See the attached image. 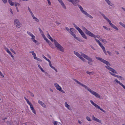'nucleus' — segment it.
Returning <instances> with one entry per match:
<instances>
[{
  "label": "nucleus",
  "instance_id": "obj_1",
  "mask_svg": "<svg viewBox=\"0 0 125 125\" xmlns=\"http://www.w3.org/2000/svg\"><path fill=\"white\" fill-rule=\"evenodd\" d=\"M95 57L97 60L100 61L102 62L107 65V66H105V68L109 71H111L113 73L111 72H109V73L111 75L115 77L120 79L121 80L122 79V77L117 75H115L114 73H115L117 74L118 73L115 70L108 66L110 65V64L108 61H107L103 59L100 57Z\"/></svg>",
  "mask_w": 125,
  "mask_h": 125
},
{
  "label": "nucleus",
  "instance_id": "obj_2",
  "mask_svg": "<svg viewBox=\"0 0 125 125\" xmlns=\"http://www.w3.org/2000/svg\"><path fill=\"white\" fill-rule=\"evenodd\" d=\"M73 79L77 83L84 87L86 89H87L92 94L94 95L96 97L99 98H101V97L97 93L92 90L89 88L87 87L86 85L81 83L78 81L76 79L74 78H73Z\"/></svg>",
  "mask_w": 125,
  "mask_h": 125
},
{
  "label": "nucleus",
  "instance_id": "obj_3",
  "mask_svg": "<svg viewBox=\"0 0 125 125\" xmlns=\"http://www.w3.org/2000/svg\"><path fill=\"white\" fill-rule=\"evenodd\" d=\"M73 52L74 54L79 58L82 56L87 60L89 61L88 62V63L89 65H91L92 64V62H93V60L90 57L83 53H81V55L76 52L74 51Z\"/></svg>",
  "mask_w": 125,
  "mask_h": 125
},
{
  "label": "nucleus",
  "instance_id": "obj_4",
  "mask_svg": "<svg viewBox=\"0 0 125 125\" xmlns=\"http://www.w3.org/2000/svg\"><path fill=\"white\" fill-rule=\"evenodd\" d=\"M101 14L103 17L108 22L109 24L112 28L117 31L119 29L118 28L112 23H111V21H110L103 14Z\"/></svg>",
  "mask_w": 125,
  "mask_h": 125
},
{
  "label": "nucleus",
  "instance_id": "obj_5",
  "mask_svg": "<svg viewBox=\"0 0 125 125\" xmlns=\"http://www.w3.org/2000/svg\"><path fill=\"white\" fill-rule=\"evenodd\" d=\"M73 25L75 28L78 31L82 36L85 39H87V38L86 36L81 30L74 23Z\"/></svg>",
  "mask_w": 125,
  "mask_h": 125
},
{
  "label": "nucleus",
  "instance_id": "obj_6",
  "mask_svg": "<svg viewBox=\"0 0 125 125\" xmlns=\"http://www.w3.org/2000/svg\"><path fill=\"white\" fill-rule=\"evenodd\" d=\"M78 6L80 9V11L83 13L91 19H93V17L92 16L90 15L89 14L83 10L82 7L79 4L78 5Z\"/></svg>",
  "mask_w": 125,
  "mask_h": 125
},
{
  "label": "nucleus",
  "instance_id": "obj_7",
  "mask_svg": "<svg viewBox=\"0 0 125 125\" xmlns=\"http://www.w3.org/2000/svg\"><path fill=\"white\" fill-rule=\"evenodd\" d=\"M55 46L57 49L62 52H63L65 50L64 49L63 47L55 41Z\"/></svg>",
  "mask_w": 125,
  "mask_h": 125
},
{
  "label": "nucleus",
  "instance_id": "obj_8",
  "mask_svg": "<svg viewBox=\"0 0 125 125\" xmlns=\"http://www.w3.org/2000/svg\"><path fill=\"white\" fill-rule=\"evenodd\" d=\"M14 23L15 26L18 28H19L22 25L20 23L19 20L17 19L14 20Z\"/></svg>",
  "mask_w": 125,
  "mask_h": 125
},
{
  "label": "nucleus",
  "instance_id": "obj_9",
  "mask_svg": "<svg viewBox=\"0 0 125 125\" xmlns=\"http://www.w3.org/2000/svg\"><path fill=\"white\" fill-rule=\"evenodd\" d=\"M90 102L91 104L94 106L95 107V108H98V109H99L100 110L102 111L104 113L105 112V111L103 109H101L100 107V106H99L97 104H96L94 103L92 100H91L90 101Z\"/></svg>",
  "mask_w": 125,
  "mask_h": 125
},
{
  "label": "nucleus",
  "instance_id": "obj_10",
  "mask_svg": "<svg viewBox=\"0 0 125 125\" xmlns=\"http://www.w3.org/2000/svg\"><path fill=\"white\" fill-rule=\"evenodd\" d=\"M55 87L56 89L59 91L64 93L65 92L62 89L61 87L58 84L55 83Z\"/></svg>",
  "mask_w": 125,
  "mask_h": 125
},
{
  "label": "nucleus",
  "instance_id": "obj_11",
  "mask_svg": "<svg viewBox=\"0 0 125 125\" xmlns=\"http://www.w3.org/2000/svg\"><path fill=\"white\" fill-rule=\"evenodd\" d=\"M82 28L84 31L85 32V33L88 35L90 36L92 32L88 31L84 27H83Z\"/></svg>",
  "mask_w": 125,
  "mask_h": 125
},
{
  "label": "nucleus",
  "instance_id": "obj_12",
  "mask_svg": "<svg viewBox=\"0 0 125 125\" xmlns=\"http://www.w3.org/2000/svg\"><path fill=\"white\" fill-rule=\"evenodd\" d=\"M80 2L79 0H73L71 3L74 6H76L79 5L78 3Z\"/></svg>",
  "mask_w": 125,
  "mask_h": 125
},
{
  "label": "nucleus",
  "instance_id": "obj_13",
  "mask_svg": "<svg viewBox=\"0 0 125 125\" xmlns=\"http://www.w3.org/2000/svg\"><path fill=\"white\" fill-rule=\"evenodd\" d=\"M60 3L62 7L64 9H66V7L62 0H57Z\"/></svg>",
  "mask_w": 125,
  "mask_h": 125
},
{
  "label": "nucleus",
  "instance_id": "obj_14",
  "mask_svg": "<svg viewBox=\"0 0 125 125\" xmlns=\"http://www.w3.org/2000/svg\"><path fill=\"white\" fill-rule=\"evenodd\" d=\"M92 119L93 120L101 124L102 123V121L99 119L95 117L94 115L92 116Z\"/></svg>",
  "mask_w": 125,
  "mask_h": 125
},
{
  "label": "nucleus",
  "instance_id": "obj_15",
  "mask_svg": "<svg viewBox=\"0 0 125 125\" xmlns=\"http://www.w3.org/2000/svg\"><path fill=\"white\" fill-rule=\"evenodd\" d=\"M92 37H93L95 39H96V38H98L100 40V39H101V38L100 37V36L99 35H95L92 32L90 36Z\"/></svg>",
  "mask_w": 125,
  "mask_h": 125
},
{
  "label": "nucleus",
  "instance_id": "obj_16",
  "mask_svg": "<svg viewBox=\"0 0 125 125\" xmlns=\"http://www.w3.org/2000/svg\"><path fill=\"white\" fill-rule=\"evenodd\" d=\"M74 31V29L73 28H71L70 29V30L69 31V33L71 34L72 36H75V34L74 33L73 31Z\"/></svg>",
  "mask_w": 125,
  "mask_h": 125
},
{
  "label": "nucleus",
  "instance_id": "obj_17",
  "mask_svg": "<svg viewBox=\"0 0 125 125\" xmlns=\"http://www.w3.org/2000/svg\"><path fill=\"white\" fill-rule=\"evenodd\" d=\"M38 103L39 104L41 105L44 108H46V105L42 102L40 100H39L38 101Z\"/></svg>",
  "mask_w": 125,
  "mask_h": 125
},
{
  "label": "nucleus",
  "instance_id": "obj_18",
  "mask_svg": "<svg viewBox=\"0 0 125 125\" xmlns=\"http://www.w3.org/2000/svg\"><path fill=\"white\" fill-rule=\"evenodd\" d=\"M30 107L31 109V110L32 112L34 113V114L35 115H36V111L34 108L32 104L31 105H30Z\"/></svg>",
  "mask_w": 125,
  "mask_h": 125
},
{
  "label": "nucleus",
  "instance_id": "obj_19",
  "mask_svg": "<svg viewBox=\"0 0 125 125\" xmlns=\"http://www.w3.org/2000/svg\"><path fill=\"white\" fill-rule=\"evenodd\" d=\"M64 105L68 109L71 110V109L70 106L68 105L67 102H65L64 103Z\"/></svg>",
  "mask_w": 125,
  "mask_h": 125
},
{
  "label": "nucleus",
  "instance_id": "obj_20",
  "mask_svg": "<svg viewBox=\"0 0 125 125\" xmlns=\"http://www.w3.org/2000/svg\"><path fill=\"white\" fill-rule=\"evenodd\" d=\"M32 17L34 19L35 21H36L37 22H39V20L37 18L35 17L34 14H33L32 15H31Z\"/></svg>",
  "mask_w": 125,
  "mask_h": 125
},
{
  "label": "nucleus",
  "instance_id": "obj_21",
  "mask_svg": "<svg viewBox=\"0 0 125 125\" xmlns=\"http://www.w3.org/2000/svg\"><path fill=\"white\" fill-rule=\"evenodd\" d=\"M27 33L31 37V38H33V37H35V36L34 35L30 32L28 31L27 32Z\"/></svg>",
  "mask_w": 125,
  "mask_h": 125
},
{
  "label": "nucleus",
  "instance_id": "obj_22",
  "mask_svg": "<svg viewBox=\"0 0 125 125\" xmlns=\"http://www.w3.org/2000/svg\"><path fill=\"white\" fill-rule=\"evenodd\" d=\"M27 33L31 37V38H33V37H35V36L34 35L30 32L28 31L27 32Z\"/></svg>",
  "mask_w": 125,
  "mask_h": 125
},
{
  "label": "nucleus",
  "instance_id": "obj_23",
  "mask_svg": "<svg viewBox=\"0 0 125 125\" xmlns=\"http://www.w3.org/2000/svg\"><path fill=\"white\" fill-rule=\"evenodd\" d=\"M106 2H107V3L109 5L111 6H112L113 5V4L109 0H104Z\"/></svg>",
  "mask_w": 125,
  "mask_h": 125
},
{
  "label": "nucleus",
  "instance_id": "obj_24",
  "mask_svg": "<svg viewBox=\"0 0 125 125\" xmlns=\"http://www.w3.org/2000/svg\"><path fill=\"white\" fill-rule=\"evenodd\" d=\"M44 39L46 41V42H47L49 43V45H50V46H51V47H52V44H51V43H50V42H49V40L48 39H47L46 38V37Z\"/></svg>",
  "mask_w": 125,
  "mask_h": 125
},
{
  "label": "nucleus",
  "instance_id": "obj_25",
  "mask_svg": "<svg viewBox=\"0 0 125 125\" xmlns=\"http://www.w3.org/2000/svg\"><path fill=\"white\" fill-rule=\"evenodd\" d=\"M114 82H116L117 83H118L121 85L122 84V83H121L120 82L118 81L117 79L116 78L115 79V80L114 81Z\"/></svg>",
  "mask_w": 125,
  "mask_h": 125
},
{
  "label": "nucleus",
  "instance_id": "obj_26",
  "mask_svg": "<svg viewBox=\"0 0 125 125\" xmlns=\"http://www.w3.org/2000/svg\"><path fill=\"white\" fill-rule=\"evenodd\" d=\"M47 37L48 38L50 39L52 41L53 39L50 36L49 34L48 33L47 34Z\"/></svg>",
  "mask_w": 125,
  "mask_h": 125
},
{
  "label": "nucleus",
  "instance_id": "obj_27",
  "mask_svg": "<svg viewBox=\"0 0 125 125\" xmlns=\"http://www.w3.org/2000/svg\"><path fill=\"white\" fill-rule=\"evenodd\" d=\"M100 47L102 49L104 53H105V54H106V51L103 45L101 46Z\"/></svg>",
  "mask_w": 125,
  "mask_h": 125
},
{
  "label": "nucleus",
  "instance_id": "obj_28",
  "mask_svg": "<svg viewBox=\"0 0 125 125\" xmlns=\"http://www.w3.org/2000/svg\"><path fill=\"white\" fill-rule=\"evenodd\" d=\"M10 5L11 6H13L14 5V3L12 2L11 0H8Z\"/></svg>",
  "mask_w": 125,
  "mask_h": 125
},
{
  "label": "nucleus",
  "instance_id": "obj_29",
  "mask_svg": "<svg viewBox=\"0 0 125 125\" xmlns=\"http://www.w3.org/2000/svg\"><path fill=\"white\" fill-rule=\"evenodd\" d=\"M28 10L29 11V12H30V13L31 14V15H32L33 14V12L30 9V8L29 7V6H28Z\"/></svg>",
  "mask_w": 125,
  "mask_h": 125
},
{
  "label": "nucleus",
  "instance_id": "obj_30",
  "mask_svg": "<svg viewBox=\"0 0 125 125\" xmlns=\"http://www.w3.org/2000/svg\"><path fill=\"white\" fill-rule=\"evenodd\" d=\"M100 39V40L102 41L103 42H104V43H106L107 42L106 41V40L105 39H102V38L101 39Z\"/></svg>",
  "mask_w": 125,
  "mask_h": 125
},
{
  "label": "nucleus",
  "instance_id": "obj_31",
  "mask_svg": "<svg viewBox=\"0 0 125 125\" xmlns=\"http://www.w3.org/2000/svg\"><path fill=\"white\" fill-rule=\"evenodd\" d=\"M35 37H33V38H31V39L32 41L35 42V43H38V42L37 41L35 40Z\"/></svg>",
  "mask_w": 125,
  "mask_h": 125
},
{
  "label": "nucleus",
  "instance_id": "obj_32",
  "mask_svg": "<svg viewBox=\"0 0 125 125\" xmlns=\"http://www.w3.org/2000/svg\"><path fill=\"white\" fill-rule=\"evenodd\" d=\"M73 37L74 38L76 39V40L80 42L81 41V40L80 38L78 37H76L75 35V36H74Z\"/></svg>",
  "mask_w": 125,
  "mask_h": 125
},
{
  "label": "nucleus",
  "instance_id": "obj_33",
  "mask_svg": "<svg viewBox=\"0 0 125 125\" xmlns=\"http://www.w3.org/2000/svg\"><path fill=\"white\" fill-rule=\"evenodd\" d=\"M42 56L46 60L48 61L49 62H50V60L47 59L46 57H45L44 55H42Z\"/></svg>",
  "mask_w": 125,
  "mask_h": 125
},
{
  "label": "nucleus",
  "instance_id": "obj_34",
  "mask_svg": "<svg viewBox=\"0 0 125 125\" xmlns=\"http://www.w3.org/2000/svg\"><path fill=\"white\" fill-rule=\"evenodd\" d=\"M38 65L39 68L43 72H44V70L40 66V65L39 64H38Z\"/></svg>",
  "mask_w": 125,
  "mask_h": 125
},
{
  "label": "nucleus",
  "instance_id": "obj_35",
  "mask_svg": "<svg viewBox=\"0 0 125 125\" xmlns=\"http://www.w3.org/2000/svg\"><path fill=\"white\" fill-rule=\"evenodd\" d=\"M86 118L87 120L89 121H92L91 119L89 116H87L86 117Z\"/></svg>",
  "mask_w": 125,
  "mask_h": 125
},
{
  "label": "nucleus",
  "instance_id": "obj_36",
  "mask_svg": "<svg viewBox=\"0 0 125 125\" xmlns=\"http://www.w3.org/2000/svg\"><path fill=\"white\" fill-rule=\"evenodd\" d=\"M82 56H81L79 58L82 61H83V62H85L86 61V60L83 58L82 57Z\"/></svg>",
  "mask_w": 125,
  "mask_h": 125
},
{
  "label": "nucleus",
  "instance_id": "obj_37",
  "mask_svg": "<svg viewBox=\"0 0 125 125\" xmlns=\"http://www.w3.org/2000/svg\"><path fill=\"white\" fill-rule=\"evenodd\" d=\"M88 74H89L90 75H93L94 74V73L93 72H90L89 71H87L86 72Z\"/></svg>",
  "mask_w": 125,
  "mask_h": 125
},
{
  "label": "nucleus",
  "instance_id": "obj_38",
  "mask_svg": "<svg viewBox=\"0 0 125 125\" xmlns=\"http://www.w3.org/2000/svg\"><path fill=\"white\" fill-rule=\"evenodd\" d=\"M49 63L50 66L54 70H55V68L52 65L51 62L50 61V62H49Z\"/></svg>",
  "mask_w": 125,
  "mask_h": 125
},
{
  "label": "nucleus",
  "instance_id": "obj_39",
  "mask_svg": "<svg viewBox=\"0 0 125 125\" xmlns=\"http://www.w3.org/2000/svg\"><path fill=\"white\" fill-rule=\"evenodd\" d=\"M55 125H62L60 123L55 121Z\"/></svg>",
  "mask_w": 125,
  "mask_h": 125
},
{
  "label": "nucleus",
  "instance_id": "obj_40",
  "mask_svg": "<svg viewBox=\"0 0 125 125\" xmlns=\"http://www.w3.org/2000/svg\"><path fill=\"white\" fill-rule=\"evenodd\" d=\"M20 5V4L16 2L15 3V5L16 7V8H18L17 6H19Z\"/></svg>",
  "mask_w": 125,
  "mask_h": 125
},
{
  "label": "nucleus",
  "instance_id": "obj_41",
  "mask_svg": "<svg viewBox=\"0 0 125 125\" xmlns=\"http://www.w3.org/2000/svg\"><path fill=\"white\" fill-rule=\"evenodd\" d=\"M119 24L122 26L123 27L125 28V25L122 22H119Z\"/></svg>",
  "mask_w": 125,
  "mask_h": 125
},
{
  "label": "nucleus",
  "instance_id": "obj_42",
  "mask_svg": "<svg viewBox=\"0 0 125 125\" xmlns=\"http://www.w3.org/2000/svg\"><path fill=\"white\" fill-rule=\"evenodd\" d=\"M30 52L32 54V55L34 56H35V55H36V54L34 53L33 51H31Z\"/></svg>",
  "mask_w": 125,
  "mask_h": 125
},
{
  "label": "nucleus",
  "instance_id": "obj_43",
  "mask_svg": "<svg viewBox=\"0 0 125 125\" xmlns=\"http://www.w3.org/2000/svg\"><path fill=\"white\" fill-rule=\"evenodd\" d=\"M26 102L28 103V104L30 106V105H32L31 103L28 100H27Z\"/></svg>",
  "mask_w": 125,
  "mask_h": 125
},
{
  "label": "nucleus",
  "instance_id": "obj_44",
  "mask_svg": "<svg viewBox=\"0 0 125 125\" xmlns=\"http://www.w3.org/2000/svg\"><path fill=\"white\" fill-rule=\"evenodd\" d=\"M103 27V28L106 30L108 31L110 30L108 28H107V27L105 26H104Z\"/></svg>",
  "mask_w": 125,
  "mask_h": 125
},
{
  "label": "nucleus",
  "instance_id": "obj_45",
  "mask_svg": "<svg viewBox=\"0 0 125 125\" xmlns=\"http://www.w3.org/2000/svg\"><path fill=\"white\" fill-rule=\"evenodd\" d=\"M35 60H36L37 61H38L40 62H42V60L41 59H40L39 58L37 57L36 59H35Z\"/></svg>",
  "mask_w": 125,
  "mask_h": 125
},
{
  "label": "nucleus",
  "instance_id": "obj_46",
  "mask_svg": "<svg viewBox=\"0 0 125 125\" xmlns=\"http://www.w3.org/2000/svg\"><path fill=\"white\" fill-rule=\"evenodd\" d=\"M95 39V40L98 43V44H99L100 43H101L100 42L99 40L96 39Z\"/></svg>",
  "mask_w": 125,
  "mask_h": 125
},
{
  "label": "nucleus",
  "instance_id": "obj_47",
  "mask_svg": "<svg viewBox=\"0 0 125 125\" xmlns=\"http://www.w3.org/2000/svg\"><path fill=\"white\" fill-rule=\"evenodd\" d=\"M95 39V40L98 43V44H99L100 43H101L100 42L99 40L96 39Z\"/></svg>",
  "mask_w": 125,
  "mask_h": 125
},
{
  "label": "nucleus",
  "instance_id": "obj_48",
  "mask_svg": "<svg viewBox=\"0 0 125 125\" xmlns=\"http://www.w3.org/2000/svg\"><path fill=\"white\" fill-rule=\"evenodd\" d=\"M95 39V40L98 43V44H99L100 43H101L100 42L99 40L96 39Z\"/></svg>",
  "mask_w": 125,
  "mask_h": 125
},
{
  "label": "nucleus",
  "instance_id": "obj_49",
  "mask_svg": "<svg viewBox=\"0 0 125 125\" xmlns=\"http://www.w3.org/2000/svg\"><path fill=\"white\" fill-rule=\"evenodd\" d=\"M0 75L2 76V77H4V75L0 71Z\"/></svg>",
  "mask_w": 125,
  "mask_h": 125
},
{
  "label": "nucleus",
  "instance_id": "obj_50",
  "mask_svg": "<svg viewBox=\"0 0 125 125\" xmlns=\"http://www.w3.org/2000/svg\"><path fill=\"white\" fill-rule=\"evenodd\" d=\"M29 92L30 93V94L31 95L32 97H33L34 96V94H33V93H32L30 91H29Z\"/></svg>",
  "mask_w": 125,
  "mask_h": 125
},
{
  "label": "nucleus",
  "instance_id": "obj_51",
  "mask_svg": "<svg viewBox=\"0 0 125 125\" xmlns=\"http://www.w3.org/2000/svg\"><path fill=\"white\" fill-rule=\"evenodd\" d=\"M10 50L13 53H14V54H16L15 52L12 49H10Z\"/></svg>",
  "mask_w": 125,
  "mask_h": 125
},
{
  "label": "nucleus",
  "instance_id": "obj_52",
  "mask_svg": "<svg viewBox=\"0 0 125 125\" xmlns=\"http://www.w3.org/2000/svg\"><path fill=\"white\" fill-rule=\"evenodd\" d=\"M65 28L66 29V30L68 32H69V31L70 30V29H69L67 27H66Z\"/></svg>",
  "mask_w": 125,
  "mask_h": 125
},
{
  "label": "nucleus",
  "instance_id": "obj_53",
  "mask_svg": "<svg viewBox=\"0 0 125 125\" xmlns=\"http://www.w3.org/2000/svg\"><path fill=\"white\" fill-rule=\"evenodd\" d=\"M38 29H39V30L41 33H43V32L42 31V30L40 28H39Z\"/></svg>",
  "mask_w": 125,
  "mask_h": 125
},
{
  "label": "nucleus",
  "instance_id": "obj_54",
  "mask_svg": "<svg viewBox=\"0 0 125 125\" xmlns=\"http://www.w3.org/2000/svg\"><path fill=\"white\" fill-rule=\"evenodd\" d=\"M47 1H48V2L49 4V5H51V3L50 1V0H48Z\"/></svg>",
  "mask_w": 125,
  "mask_h": 125
},
{
  "label": "nucleus",
  "instance_id": "obj_55",
  "mask_svg": "<svg viewBox=\"0 0 125 125\" xmlns=\"http://www.w3.org/2000/svg\"><path fill=\"white\" fill-rule=\"evenodd\" d=\"M5 50L7 52H8L10 51L9 49L7 48H6L5 49Z\"/></svg>",
  "mask_w": 125,
  "mask_h": 125
},
{
  "label": "nucleus",
  "instance_id": "obj_56",
  "mask_svg": "<svg viewBox=\"0 0 125 125\" xmlns=\"http://www.w3.org/2000/svg\"><path fill=\"white\" fill-rule=\"evenodd\" d=\"M2 1L4 3H6L7 2V0H2Z\"/></svg>",
  "mask_w": 125,
  "mask_h": 125
},
{
  "label": "nucleus",
  "instance_id": "obj_57",
  "mask_svg": "<svg viewBox=\"0 0 125 125\" xmlns=\"http://www.w3.org/2000/svg\"><path fill=\"white\" fill-rule=\"evenodd\" d=\"M42 35L44 39L46 37L43 33L42 34Z\"/></svg>",
  "mask_w": 125,
  "mask_h": 125
},
{
  "label": "nucleus",
  "instance_id": "obj_58",
  "mask_svg": "<svg viewBox=\"0 0 125 125\" xmlns=\"http://www.w3.org/2000/svg\"><path fill=\"white\" fill-rule=\"evenodd\" d=\"M125 89V86L122 83V84L121 85Z\"/></svg>",
  "mask_w": 125,
  "mask_h": 125
},
{
  "label": "nucleus",
  "instance_id": "obj_59",
  "mask_svg": "<svg viewBox=\"0 0 125 125\" xmlns=\"http://www.w3.org/2000/svg\"><path fill=\"white\" fill-rule=\"evenodd\" d=\"M10 12L12 14H13V12L12 11V10L11 9H10Z\"/></svg>",
  "mask_w": 125,
  "mask_h": 125
},
{
  "label": "nucleus",
  "instance_id": "obj_60",
  "mask_svg": "<svg viewBox=\"0 0 125 125\" xmlns=\"http://www.w3.org/2000/svg\"><path fill=\"white\" fill-rule=\"evenodd\" d=\"M99 45L101 47V46H103V45L102 44V43H100Z\"/></svg>",
  "mask_w": 125,
  "mask_h": 125
},
{
  "label": "nucleus",
  "instance_id": "obj_61",
  "mask_svg": "<svg viewBox=\"0 0 125 125\" xmlns=\"http://www.w3.org/2000/svg\"><path fill=\"white\" fill-rule=\"evenodd\" d=\"M107 52L108 53L109 55H111V53L110 52H109V51H107Z\"/></svg>",
  "mask_w": 125,
  "mask_h": 125
},
{
  "label": "nucleus",
  "instance_id": "obj_62",
  "mask_svg": "<svg viewBox=\"0 0 125 125\" xmlns=\"http://www.w3.org/2000/svg\"><path fill=\"white\" fill-rule=\"evenodd\" d=\"M78 122L79 124H81L82 123V122L80 121L79 120L78 121Z\"/></svg>",
  "mask_w": 125,
  "mask_h": 125
},
{
  "label": "nucleus",
  "instance_id": "obj_63",
  "mask_svg": "<svg viewBox=\"0 0 125 125\" xmlns=\"http://www.w3.org/2000/svg\"><path fill=\"white\" fill-rule=\"evenodd\" d=\"M35 56H33V57H34V59H36V58H37V57H36V55H35Z\"/></svg>",
  "mask_w": 125,
  "mask_h": 125
},
{
  "label": "nucleus",
  "instance_id": "obj_64",
  "mask_svg": "<svg viewBox=\"0 0 125 125\" xmlns=\"http://www.w3.org/2000/svg\"><path fill=\"white\" fill-rule=\"evenodd\" d=\"M115 52L117 54H119V52L118 51H116Z\"/></svg>",
  "mask_w": 125,
  "mask_h": 125
}]
</instances>
